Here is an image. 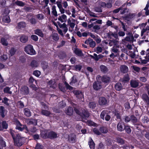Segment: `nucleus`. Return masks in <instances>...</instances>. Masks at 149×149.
<instances>
[{
    "instance_id": "nucleus-42",
    "label": "nucleus",
    "mask_w": 149,
    "mask_h": 149,
    "mask_svg": "<svg viewBox=\"0 0 149 149\" xmlns=\"http://www.w3.org/2000/svg\"><path fill=\"white\" fill-rule=\"evenodd\" d=\"M10 88L9 87H7L4 88L3 89V91L5 93H8L9 94H11L12 92L10 91Z\"/></svg>"
},
{
    "instance_id": "nucleus-44",
    "label": "nucleus",
    "mask_w": 149,
    "mask_h": 149,
    "mask_svg": "<svg viewBox=\"0 0 149 149\" xmlns=\"http://www.w3.org/2000/svg\"><path fill=\"white\" fill-rule=\"evenodd\" d=\"M30 22L32 24H35L37 22V20L33 17L30 19Z\"/></svg>"
},
{
    "instance_id": "nucleus-52",
    "label": "nucleus",
    "mask_w": 149,
    "mask_h": 149,
    "mask_svg": "<svg viewBox=\"0 0 149 149\" xmlns=\"http://www.w3.org/2000/svg\"><path fill=\"white\" fill-rule=\"evenodd\" d=\"M99 6L101 7L106 8V3L102 1L98 3Z\"/></svg>"
},
{
    "instance_id": "nucleus-50",
    "label": "nucleus",
    "mask_w": 149,
    "mask_h": 149,
    "mask_svg": "<svg viewBox=\"0 0 149 149\" xmlns=\"http://www.w3.org/2000/svg\"><path fill=\"white\" fill-rule=\"evenodd\" d=\"M89 106L90 108L93 109L96 107V104L94 102H91L89 104Z\"/></svg>"
},
{
    "instance_id": "nucleus-5",
    "label": "nucleus",
    "mask_w": 149,
    "mask_h": 149,
    "mask_svg": "<svg viewBox=\"0 0 149 149\" xmlns=\"http://www.w3.org/2000/svg\"><path fill=\"white\" fill-rule=\"evenodd\" d=\"M85 43L87 45H89L92 48H94L95 46V42L91 38H89L86 40L85 42Z\"/></svg>"
},
{
    "instance_id": "nucleus-43",
    "label": "nucleus",
    "mask_w": 149,
    "mask_h": 149,
    "mask_svg": "<svg viewBox=\"0 0 149 149\" xmlns=\"http://www.w3.org/2000/svg\"><path fill=\"white\" fill-rule=\"evenodd\" d=\"M18 26L19 28H24L25 26V23L23 22H20L18 23Z\"/></svg>"
},
{
    "instance_id": "nucleus-39",
    "label": "nucleus",
    "mask_w": 149,
    "mask_h": 149,
    "mask_svg": "<svg viewBox=\"0 0 149 149\" xmlns=\"http://www.w3.org/2000/svg\"><path fill=\"white\" fill-rule=\"evenodd\" d=\"M40 62L36 60H33L31 63V65H38L40 64Z\"/></svg>"
},
{
    "instance_id": "nucleus-10",
    "label": "nucleus",
    "mask_w": 149,
    "mask_h": 149,
    "mask_svg": "<svg viewBox=\"0 0 149 149\" xmlns=\"http://www.w3.org/2000/svg\"><path fill=\"white\" fill-rule=\"evenodd\" d=\"M125 126L123 123L120 122L117 125V130L119 131H122L125 130Z\"/></svg>"
},
{
    "instance_id": "nucleus-38",
    "label": "nucleus",
    "mask_w": 149,
    "mask_h": 149,
    "mask_svg": "<svg viewBox=\"0 0 149 149\" xmlns=\"http://www.w3.org/2000/svg\"><path fill=\"white\" fill-rule=\"evenodd\" d=\"M121 70L123 73H126L128 70V68L127 66H121Z\"/></svg>"
},
{
    "instance_id": "nucleus-25",
    "label": "nucleus",
    "mask_w": 149,
    "mask_h": 149,
    "mask_svg": "<svg viewBox=\"0 0 149 149\" xmlns=\"http://www.w3.org/2000/svg\"><path fill=\"white\" fill-rule=\"evenodd\" d=\"M56 8V7L55 6H52V14L55 17H56L58 16Z\"/></svg>"
},
{
    "instance_id": "nucleus-51",
    "label": "nucleus",
    "mask_w": 149,
    "mask_h": 149,
    "mask_svg": "<svg viewBox=\"0 0 149 149\" xmlns=\"http://www.w3.org/2000/svg\"><path fill=\"white\" fill-rule=\"evenodd\" d=\"M36 17L39 20H41L44 18V15L42 14H38L36 15Z\"/></svg>"
},
{
    "instance_id": "nucleus-62",
    "label": "nucleus",
    "mask_w": 149,
    "mask_h": 149,
    "mask_svg": "<svg viewBox=\"0 0 149 149\" xmlns=\"http://www.w3.org/2000/svg\"><path fill=\"white\" fill-rule=\"evenodd\" d=\"M117 141L119 143L121 144H123L124 143V141L122 139L120 138H118L116 139Z\"/></svg>"
},
{
    "instance_id": "nucleus-35",
    "label": "nucleus",
    "mask_w": 149,
    "mask_h": 149,
    "mask_svg": "<svg viewBox=\"0 0 149 149\" xmlns=\"http://www.w3.org/2000/svg\"><path fill=\"white\" fill-rule=\"evenodd\" d=\"M2 20L3 21L5 22L9 23L10 22L9 17L7 15L4 16Z\"/></svg>"
},
{
    "instance_id": "nucleus-48",
    "label": "nucleus",
    "mask_w": 149,
    "mask_h": 149,
    "mask_svg": "<svg viewBox=\"0 0 149 149\" xmlns=\"http://www.w3.org/2000/svg\"><path fill=\"white\" fill-rule=\"evenodd\" d=\"M100 68L102 71L104 72H106L108 71L107 68L105 66H100Z\"/></svg>"
},
{
    "instance_id": "nucleus-6",
    "label": "nucleus",
    "mask_w": 149,
    "mask_h": 149,
    "mask_svg": "<svg viewBox=\"0 0 149 149\" xmlns=\"http://www.w3.org/2000/svg\"><path fill=\"white\" fill-rule=\"evenodd\" d=\"M101 82L98 81H96L94 83L93 88L94 89L98 90L101 89L102 87Z\"/></svg>"
},
{
    "instance_id": "nucleus-11",
    "label": "nucleus",
    "mask_w": 149,
    "mask_h": 149,
    "mask_svg": "<svg viewBox=\"0 0 149 149\" xmlns=\"http://www.w3.org/2000/svg\"><path fill=\"white\" fill-rule=\"evenodd\" d=\"M28 36L26 35H22L19 38V40L22 43H25L28 40Z\"/></svg>"
},
{
    "instance_id": "nucleus-13",
    "label": "nucleus",
    "mask_w": 149,
    "mask_h": 149,
    "mask_svg": "<svg viewBox=\"0 0 149 149\" xmlns=\"http://www.w3.org/2000/svg\"><path fill=\"white\" fill-rule=\"evenodd\" d=\"M138 53V51L136 49L134 50V52H130L129 56L132 58H136L138 56V55L137 54Z\"/></svg>"
},
{
    "instance_id": "nucleus-2",
    "label": "nucleus",
    "mask_w": 149,
    "mask_h": 149,
    "mask_svg": "<svg viewBox=\"0 0 149 149\" xmlns=\"http://www.w3.org/2000/svg\"><path fill=\"white\" fill-rule=\"evenodd\" d=\"M24 51L28 54L33 55H35L36 52L31 45H28L24 48Z\"/></svg>"
},
{
    "instance_id": "nucleus-1",
    "label": "nucleus",
    "mask_w": 149,
    "mask_h": 149,
    "mask_svg": "<svg viewBox=\"0 0 149 149\" xmlns=\"http://www.w3.org/2000/svg\"><path fill=\"white\" fill-rule=\"evenodd\" d=\"M10 133L13 138L15 145L17 146H21L22 144V137L18 133L11 130Z\"/></svg>"
},
{
    "instance_id": "nucleus-36",
    "label": "nucleus",
    "mask_w": 149,
    "mask_h": 149,
    "mask_svg": "<svg viewBox=\"0 0 149 149\" xmlns=\"http://www.w3.org/2000/svg\"><path fill=\"white\" fill-rule=\"evenodd\" d=\"M1 43L4 46H7L8 44L6 40L4 38H2L1 39Z\"/></svg>"
},
{
    "instance_id": "nucleus-37",
    "label": "nucleus",
    "mask_w": 149,
    "mask_h": 149,
    "mask_svg": "<svg viewBox=\"0 0 149 149\" xmlns=\"http://www.w3.org/2000/svg\"><path fill=\"white\" fill-rule=\"evenodd\" d=\"M115 88L117 91H120L122 88V85L120 83H117L115 85Z\"/></svg>"
},
{
    "instance_id": "nucleus-9",
    "label": "nucleus",
    "mask_w": 149,
    "mask_h": 149,
    "mask_svg": "<svg viewBox=\"0 0 149 149\" xmlns=\"http://www.w3.org/2000/svg\"><path fill=\"white\" fill-rule=\"evenodd\" d=\"M56 3L59 9V11L61 12V13L62 14L64 13L65 12V10L63 7L61 2V1H57Z\"/></svg>"
},
{
    "instance_id": "nucleus-64",
    "label": "nucleus",
    "mask_w": 149,
    "mask_h": 149,
    "mask_svg": "<svg viewBox=\"0 0 149 149\" xmlns=\"http://www.w3.org/2000/svg\"><path fill=\"white\" fill-rule=\"evenodd\" d=\"M95 11L98 13H101L102 12V10L101 8L99 7H96L95 8Z\"/></svg>"
},
{
    "instance_id": "nucleus-22",
    "label": "nucleus",
    "mask_w": 149,
    "mask_h": 149,
    "mask_svg": "<svg viewBox=\"0 0 149 149\" xmlns=\"http://www.w3.org/2000/svg\"><path fill=\"white\" fill-rule=\"evenodd\" d=\"M135 13H130L128 15H126L124 18L125 20H128L129 19H132L135 16Z\"/></svg>"
},
{
    "instance_id": "nucleus-61",
    "label": "nucleus",
    "mask_w": 149,
    "mask_h": 149,
    "mask_svg": "<svg viewBox=\"0 0 149 149\" xmlns=\"http://www.w3.org/2000/svg\"><path fill=\"white\" fill-rule=\"evenodd\" d=\"M93 131L95 134L97 135H99L101 134L100 132L95 128L93 129Z\"/></svg>"
},
{
    "instance_id": "nucleus-47",
    "label": "nucleus",
    "mask_w": 149,
    "mask_h": 149,
    "mask_svg": "<svg viewBox=\"0 0 149 149\" xmlns=\"http://www.w3.org/2000/svg\"><path fill=\"white\" fill-rule=\"evenodd\" d=\"M111 51L112 52L115 53L118 55V49L115 47H113V48L111 49Z\"/></svg>"
},
{
    "instance_id": "nucleus-20",
    "label": "nucleus",
    "mask_w": 149,
    "mask_h": 149,
    "mask_svg": "<svg viewBox=\"0 0 149 149\" xmlns=\"http://www.w3.org/2000/svg\"><path fill=\"white\" fill-rule=\"evenodd\" d=\"M145 32H146L147 35H148V33H149V26L147 25L145 28L142 29L141 32V36H142L144 33Z\"/></svg>"
},
{
    "instance_id": "nucleus-41",
    "label": "nucleus",
    "mask_w": 149,
    "mask_h": 149,
    "mask_svg": "<svg viewBox=\"0 0 149 149\" xmlns=\"http://www.w3.org/2000/svg\"><path fill=\"white\" fill-rule=\"evenodd\" d=\"M143 100L145 101L147 103L149 102V98L148 95L146 94H143L142 95Z\"/></svg>"
},
{
    "instance_id": "nucleus-17",
    "label": "nucleus",
    "mask_w": 149,
    "mask_h": 149,
    "mask_svg": "<svg viewBox=\"0 0 149 149\" xmlns=\"http://www.w3.org/2000/svg\"><path fill=\"white\" fill-rule=\"evenodd\" d=\"M74 93L77 95L79 98H81L82 99L84 97V95L83 93L80 91L77 90L74 91Z\"/></svg>"
},
{
    "instance_id": "nucleus-30",
    "label": "nucleus",
    "mask_w": 149,
    "mask_h": 149,
    "mask_svg": "<svg viewBox=\"0 0 149 149\" xmlns=\"http://www.w3.org/2000/svg\"><path fill=\"white\" fill-rule=\"evenodd\" d=\"M74 52L75 54L79 56H81L82 55L81 51L78 48L75 49Z\"/></svg>"
},
{
    "instance_id": "nucleus-27",
    "label": "nucleus",
    "mask_w": 149,
    "mask_h": 149,
    "mask_svg": "<svg viewBox=\"0 0 149 149\" xmlns=\"http://www.w3.org/2000/svg\"><path fill=\"white\" fill-rule=\"evenodd\" d=\"M48 136L51 139H53L56 138L57 137V135L55 132L52 131L49 133Z\"/></svg>"
},
{
    "instance_id": "nucleus-26",
    "label": "nucleus",
    "mask_w": 149,
    "mask_h": 149,
    "mask_svg": "<svg viewBox=\"0 0 149 149\" xmlns=\"http://www.w3.org/2000/svg\"><path fill=\"white\" fill-rule=\"evenodd\" d=\"M116 39H112L109 40V45L110 46H111L113 45H117L118 41Z\"/></svg>"
},
{
    "instance_id": "nucleus-33",
    "label": "nucleus",
    "mask_w": 149,
    "mask_h": 149,
    "mask_svg": "<svg viewBox=\"0 0 149 149\" xmlns=\"http://www.w3.org/2000/svg\"><path fill=\"white\" fill-rule=\"evenodd\" d=\"M24 114L27 117H29L31 116V113L30 110L27 108L24 109Z\"/></svg>"
},
{
    "instance_id": "nucleus-14",
    "label": "nucleus",
    "mask_w": 149,
    "mask_h": 149,
    "mask_svg": "<svg viewBox=\"0 0 149 149\" xmlns=\"http://www.w3.org/2000/svg\"><path fill=\"white\" fill-rule=\"evenodd\" d=\"M99 103L100 105H105L107 103V100L104 97H100L99 99Z\"/></svg>"
},
{
    "instance_id": "nucleus-56",
    "label": "nucleus",
    "mask_w": 149,
    "mask_h": 149,
    "mask_svg": "<svg viewBox=\"0 0 149 149\" xmlns=\"http://www.w3.org/2000/svg\"><path fill=\"white\" fill-rule=\"evenodd\" d=\"M125 129L126 132L128 133H130L131 132V129L129 126H125Z\"/></svg>"
},
{
    "instance_id": "nucleus-8",
    "label": "nucleus",
    "mask_w": 149,
    "mask_h": 149,
    "mask_svg": "<svg viewBox=\"0 0 149 149\" xmlns=\"http://www.w3.org/2000/svg\"><path fill=\"white\" fill-rule=\"evenodd\" d=\"M90 57L96 61H98L100 59L103 58L104 56L101 54L97 55L96 54L94 53L93 55H90Z\"/></svg>"
},
{
    "instance_id": "nucleus-31",
    "label": "nucleus",
    "mask_w": 149,
    "mask_h": 149,
    "mask_svg": "<svg viewBox=\"0 0 149 149\" xmlns=\"http://www.w3.org/2000/svg\"><path fill=\"white\" fill-rule=\"evenodd\" d=\"M110 80V78L107 76H104L102 78V81L106 83H108L109 82Z\"/></svg>"
},
{
    "instance_id": "nucleus-19",
    "label": "nucleus",
    "mask_w": 149,
    "mask_h": 149,
    "mask_svg": "<svg viewBox=\"0 0 149 149\" xmlns=\"http://www.w3.org/2000/svg\"><path fill=\"white\" fill-rule=\"evenodd\" d=\"M88 144L89 145V147L91 149H94L95 147V144L92 139V138L91 137L89 138V141L88 142Z\"/></svg>"
},
{
    "instance_id": "nucleus-45",
    "label": "nucleus",
    "mask_w": 149,
    "mask_h": 149,
    "mask_svg": "<svg viewBox=\"0 0 149 149\" xmlns=\"http://www.w3.org/2000/svg\"><path fill=\"white\" fill-rule=\"evenodd\" d=\"M41 113L42 115L46 116H49L50 114V112L49 111L46 110H43L42 111Z\"/></svg>"
},
{
    "instance_id": "nucleus-29",
    "label": "nucleus",
    "mask_w": 149,
    "mask_h": 149,
    "mask_svg": "<svg viewBox=\"0 0 149 149\" xmlns=\"http://www.w3.org/2000/svg\"><path fill=\"white\" fill-rule=\"evenodd\" d=\"M130 80L128 74H126L123 79H121L120 81L122 82L125 83V82L128 81Z\"/></svg>"
},
{
    "instance_id": "nucleus-55",
    "label": "nucleus",
    "mask_w": 149,
    "mask_h": 149,
    "mask_svg": "<svg viewBox=\"0 0 149 149\" xmlns=\"http://www.w3.org/2000/svg\"><path fill=\"white\" fill-rule=\"evenodd\" d=\"M33 74L35 76L38 77L40 75V72L38 70H36L33 72Z\"/></svg>"
},
{
    "instance_id": "nucleus-7",
    "label": "nucleus",
    "mask_w": 149,
    "mask_h": 149,
    "mask_svg": "<svg viewBox=\"0 0 149 149\" xmlns=\"http://www.w3.org/2000/svg\"><path fill=\"white\" fill-rule=\"evenodd\" d=\"M107 35L108 38H111L112 37H113L115 38L116 40L119 39L118 36L116 32H110L109 33H107Z\"/></svg>"
},
{
    "instance_id": "nucleus-23",
    "label": "nucleus",
    "mask_w": 149,
    "mask_h": 149,
    "mask_svg": "<svg viewBox=\"0 0 149 149\" xmlns=\"http://www.w3.org/2000/svg\"><path fill=\"white\" fill-rule=\"evenodd\" d=\"M68 140L69 141L72 142H75L76 140V136L74 134H71L69 136Z\"/></svg>"
},
{
    "instance_id": "nucleus-21",
    "label": "nucleus",
    "mask_w": 149,
    "mask_h": 149,
    "mask_svg": "<svg viewBox=\"0 0 149 149\" xmlns=\"http://www.w3.org/2000/svg\"><path fill=\"white\" fill-rule=\"evenodd\" d=\"M109 113V111L107 110H104L102 111L100 115V118L103 120H104L105 117Z\"/></svg>"
},
{
    "instance_id": "nucleus-53",
    "label": "nucleus",
    "mask_w": 149,
    "mask_h": 149,
    "mask_svg": "<svg viewBox=\"0 0 149 149\" xmlns=\"http://www.w3.org/2000/svg\"><path fill=\"white\" fill-rule=\"evenodd\" d=\"M8 56L6 54H3L0 57V59L1 61H4L8 58Z\"/></svg>"
},
{
    "instance_id": "nucleus-59",
    "label": "nucleus",
    "mask_w": 149,
    "mask_h": 149,
    "mask_svg": "<svg viewBox=\"0 0 149 149\" xmlns=\"http://www.w3.org/2000/svg\"><path fill=\"white\" fill-rule=\"evenodd\" d=\"M118 36H120L123 37L125 35V33L124 31H120L118 34Z\"/></svg>"
},
{
    "instance_id": "nucleus-40",
    "label": "nucleus",
    "mask_w": 149,
    "mask_h": 149,
    "mask_svg": "<svg viewBox=\"0 0 149 149\" xmlns=\"http://www.w3.org/2000/svg\"><path fill=\"white\" fill-rule=\"evenodd\" d=\"M2 102L7 106L9 105L10 102V100L7 98L5 97L3 98V100H2Z\"/></svg>"
},
{
    "instance_id": "nucleus-54",
    "label": "nucleus",
    "mask_w": 149,
    "mask_h": 149,
    "mask_svg": "<svg viewBox=\"0 0 149 149\" xmlns=\"http://www.w3.org/2000/svg\"><path fill=\"white\" fill-rule=\"evenodd\" d=\"M87 123L88 125L91 126H95L96 125L95 124L94 122L90 120H88L87 122Z\"/></svg>"
},
{
    "instance_id": "nucleus-46",
    "label": "nucleus",
    "mask_w": 149,
    "mask_h": 149,
    "mask_svg": "<svg viewBox=\"0 0 149 149\" xmlns=\"http://www.w3.org/2000/svg\"><path fill=\"white\" fill-rule=\"evenodd\" d=\"M16 50L13 48H11L10 50V54L11 56H13L15 54Z\"/></svg>"
},
{
    "instance_id": "nucleus-28",
    "label": "nucleus",
    "mask_w": 149,
    "mask_h": 149,
    "mask_svg": "<svg viewBox=\"0 0 149 149\" xmlns=\"http://www.w3.org/2000/svg\"><path fill=\"white\" fill-rule=\"evenodd\" d=\"M65 112L68 115L71 116L72 115L73 112V108L71 107H69Z\"/></svg>"
},
{
    "instance_id": "nucleus-16",
    "label": "nucleus",
    "mask_w": 149,
    "mask_h": 149,
    "mask_svg": "<svg viewBox=\"0 0 149 149\" xmlns=\"http://www.w3.org/2000/svg\"><path fill=\"white\" fill-rule=\"evenodd\" d=\"M131 86L133 88H136L139 86V81L138 80H132L130 81Z\"/></svg>"
},
{
    "instance_id": "nucleus-49",
    "label": "nucleus",
    "mask_w": 149,
    "mask_h": 149,
    "mask_svg": "<svg viewBox=\"0 0 149 149\" xmlns=\"http://www.w3.org/2000/svg\"><path fill=\"white\" fill-rule=\"evenodd\" d=\"M100 131L101 132L106 133L107 132V130L106 127H101L100 129Z\"/></svg>"
},
{
    "instance_id": "nucleus-4",
    "label": "nucleus",
    "mask_w": 149,
    "mask_h": 149,
    "mask_svg": "<svg viewBox=\"0 0 149 149\" xmlns=\"http://www.w3.org/2000/svg\"><path fill=\"white\" fill-rule=\"evenodd\" d=\"M16 129L20 131H22L24 129H25L27 132L29 131L26 126L25 125H22L19 121H16Z\"/></svg>"
},
{
    "instance_id": "nucleus-12",
    "label": "nucleus",
    "mask_w": 149,
    "mask_h": 149,
    "mask_svg": "<svg viewBox=\"0 0 149 149\" xmlns=\"http://www.w3.org/2000/svg\"><path fill=\"white\" fill-rule=\"evenodd\" d=\"M50 38H52L54 40L57 41L59 39V37L57 33H53L50 36Z\"/></svg>"
},
{
    "instance_id": "nucleus-32",
    "label": "nucleus",
    "mask_w": 149,
    "mask_h": 149,
    "mask_svg": "<svg viewBox=\"0 0 149 149\" xmlns=\"http://www.w3.org/2000/svg\"><path fill=\"white\" fill-rule=\"evenodd\" d=\"M22 89L23 94L24 95H27L29 93V89L28 87L24 86L22 88Z\"/></svg>"
},
{
    "instance_id": "nucleus-57",
    "label": "nucleus",
    "mask_w": 149,
    "mask_h": 149,
    "mask_svg": "<svg viewBox=\"0 0 149 149\" xmlns=\"http://www.w3.org/2000/svg\"><path fill=\"white\" fill-rule=\"evenodd\" d=\"M130 119L131 121L133 123H135L137 121V120L134 116H132L130 117Z\"/></svg>"
},
{
    "instance_id": "nucleus-3",
    "label": "nucleus",
    "mask_w": 149,
    "mask_h": 149,
    "mask_svg": "<svg viewBox=\"0 0 149 149\" xmlns=\"http://www.w3.org/2000/svg\"><path fill=\"white\" fill-rule=\"evenodd\" d=\"M74 111L76 113L80 116H82L84 115L85 117L88 118L89 116V114L88 112L85 110L84 111L79 108H74Z\"/></svg>"
},
{
    "instance_id": "nucleus-63",
    "label": "nucleus",
    "mask_w": 149,
    "mask_h": 149,
    "mask_svg": "<svg viewBox=\"0 0 149 149\" xmlns=\"http://www.w3.org/2000/svg\"><path fill=\"white\" fill-rule=\"evenodd\" d=\"M112 6V3L110 2H108L106 3V8H111Z\"/></svg>"
},
{
    "instance_id": "nucleus-34",
    "label": "nucleus",
    "mask_w": 149,
    "mask_h": 149,
    "mask_svg": "<svg viewBox=\"0 0 149 149\" xmlns=\"http://www.w3.org/2000/svg\"><path fill=\"white\" fill-rule=\"evenodd\" d=\"M15 4L18 6L23 7L25 5V3L20 1H17L15 2Z\"/></svg>"
},
{
    "instance_id": "nucleus-18",
    "label": "nucleus",
    "mask_w": 149,
    "mask_h": 149,
    "mask_svg": "<svg viewBox=\"0 0 149 149\" xmlns=\"http://www.w3.org/2000/svg\"><path fill=\"white\" fill-rule=\"evenodd\" d=\"M58 19V20L62 23L65 22L67 21V16L63 14L61 16H59Z\"/></svg>"
},
{
    "instance_id": "nucleus-58",
    "label": "nucleus",
    "mask_w": 149,
    "mask_h": 149,
    "mask_svg": "<svg viewBox=\"0 0 149 149\" xmlns=\"http://www.w3.org/2000/svg\"><path fill=\"white\" fill-rule=\"evenodd\" d=\"M102 51V49L100 47H96V53L98 54L101 52Z\"/></svg>"
},
{
    "instance_id": "nucleus-15",
    "label": "nucleus",
    "mask_w": 149,
    "mask_h": 149,
    "mask_svg": "<svg viewBox=\"0 0 149 149\" xmlns=\"http://www.w3.org/2000/svg\"><path fill=\"white\" fill-rule=\"evenodd\" d=\"M7 111L3 107L1 106L0 107V113L2 117H4L6 114Z\"/></svg>"
},
{
    "instance_id": "nucleus-24",
    "label": "nucleus",
    "mask_w": 149,
    "mask_h": 149,
    "mask_svg": "<svg viewBox=\"0 0 149 149\" xmlns=\"http://www.w3.org/2000/svg\"><path fill=\"white\" fill-rule=\"evenodd\" d=\"M34 31L35 34L41 37H43L44 34L41 30L38 29L35 30Z\"/></svg>"
},
{
    "instance_id": "nucleus-60",
    "label": "nucleus",
    "mask_w": 149,
    "mask_h": 149,
    "mask_svg": "<svg viewBox=\"0 0 149 149\" xmlns=\"http://www.w3.org/2000/svg\"><path fill=\"white\" fill-rule=\"evenodd\" d=\"M66 56V55L64 53L62 52L61 54H60L59 57H60V59H63L65 58Z\"/></svg>"
}]
</instances>
